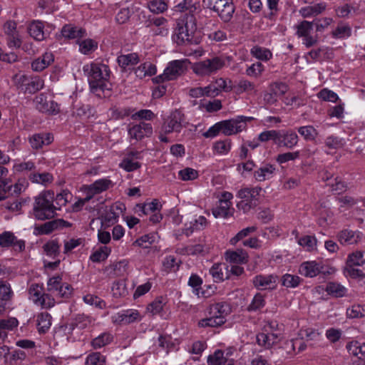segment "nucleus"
I'll return each instance as SVG.
<instances>
[{
    "mask_svg": "<svg viewBox=\"0 0 365 365\" xmlns=\"http://www.w3.org/2000/svg\"><path fill=\"white\" fill-rule=\"evenodd\" d=\"M149 10L153 14H162L168 9V4L163 0H152L148 2Z\"/></svg>",
    "mask_w": 365,
    "mask_h": 365,
    "instance_id": "obj_47",
    "label": "nucleus"
},
{
    "mask_svg": "<svg viewBox=\"0 0 365 365\" xmlns=\"http://www.w3.org/2000/svg\"><path fill=\"white\" fill-rule=\"evenodd\" d=\"M248 258L247 253L242 250H228L225 252V259L230 263L246 264L248 262Z\"/></svg>",
    "mask_w": 365,
    "mask_h": 365,
    "instance_id": "obj_22",
    "label": "nucleus"
},
{
    "mask_svg": "<svg viewBox=\"0 0 365 365\" xmlns=\"http://www.w3.org/2000/svg\"><path fill=\"white\" fill-rule=\"evenodd\" d=\"M54 194L51 191H44L35 197L33 206V215L38 220L53 218L56 215L57 207L53 205Z\"/></svg>",
    "mask_w": 365,
    "mask_h": 365,
    "instance_id": "obj_3",
    "label": "nucleus"
},
{
    "mask_svg": "<svg viewBox=\"0 0 365 365\" xmlns=\"http://www.w3.org/2000/svg\"><path fill=\"white\" fill-rule=\"evenodd\" d=\"M337 238L341 245H354L361 241V233L359 231L343 230L338 233Z\"/></svg>",
    "mask_w": 365,
    "mask_h": 365,
    "instance_id": "obj_18",
    "label": "nucleus"
},
{
    "mask_svg": "<svg viewBox=\"0 0 365 365\" xmlns=\"http://www.w3.org/2000/svg\"><path fill=\"white\" fill-rule=\"evenodd\" d=\"M106 356L100 352L89 354L86 359V365H106Z\"/></svg>",
    "mask_w": 365,
    "mask_h": 365,
    "instance_id": "obj_49",
    "label": "nucleus"
},
{
    "mask_svg": "<svg viewBox=\"0 0 365 365\" xmlns=\"http://www.w3.org/2000/svg\"><path fill=\"white\" fill-rule=\"evenodd\" d=\"M325 9V6L322 4H315L313 6H306L300 11L304 17L310 16H317L321 14Z\"/></svg>",
    "mask_w": 365,
    "mask_h": 365,
    "instance_id": "obj_54",
    "label": "nucleus"
},
{
    "mask_svg": "<svg viewBox=\"0 0 365 365\" xmlns=\"http://www.w3.org/2000/svg\"><path fill=\"white\" fill-rule=\"evenodd\" d=\"M43 81L39 77L29 78L25 93H34L43 87Z\"/></svg>",
    "mask_w": 365,
    "mask_h": 365,
    "instance_id": "obj_44",
    "label": "nucleus"
},
{
    "mask_svg": "<svg viewBox=\"0 0 365 365\" xmlns=\"http://www.w3.org/2000/svg\"><path fill=\"white\" fill-rule=\"evenodd\" d=\"M325 291L333 297H341L345 295L346 289L337 282H330L327 284Z\"/></svg>",
    "mask_w": 365,
    "mask_h": 365,
    "instance_id": "obj_41",
    "label": "nucleus"
},
{
    "mask_svg": "<svg viewBox=\"0 0 365 365\" xmlns=\"http://www.w3.org/2000/svg\"><path fill=\"white\" fill-rule=\"evenodd\" d=\"M120 67L125 69L128 66L136 65L139 61V56L136 53L120 55L117 58Z\"/></svg>",
    "mask_w": 365,
    "mask_h": 365,
    "instance_id": "obj_27",
    "label": "nucleus"
},
{
    "mask_svg": "<svg viewBox=\"0 0 365 365\" xmlns=\"http://www.w3.org/2000/svg\"><path fill=\"white\" fill-rule=\"evenodd\" d=\"M31 182L46 186L53 182V175L49 173H31L29 175Z\"/></svg>",
    "mask_w": 365,
    "mask_h": 365,
    "instance_id": "obj_43",
    "label": "nucleus"
},
{
    "mask_svg": "<svg viewBox=\"0 0 365 365\" xmlns=\"http://www.w3.org/2000/svg\"><path fill=\"white\" fill-rule=\"evenodd\" d=\"M229 311L228 305L226 303L220 302L212 304L210 307V314L220 316L225 318V315L227 314Z\"/></svg>",
    "mask_w": 365,
    "mask_h": 365,
    "instance_id": "obj_53",
    "label": "nucleus"
},
{
    "mask_svg": "<svg viewBox=\"0 0 365 365\" xmlns=\"http://www.w3.org/2000/svg\"><path fill=\"white\" fill-rule=\"evenodd\" d=\"M210 317L201 319L198 322L200 327H217L222 325L225 322L224 317L220 316L210 314Z\"/></svg>",
    "mask_w": 365,
    "mask_h": 365,
    "instance_id": "obj_31",
    "label": "nucleus"
},
{
    "mask_svg": "<svg viewBox=\"0 0 365 365\" xmlns=\"http://www.w3.org/2000/svg\"><path fill=\"white\" fill-rule=\"evenodd\" d=\"M62 36L68 39H74L83 36L86 31L71 24L65 25L61 29Z\"/></svg>",
    "mask_w": 365,
    "mask_h": 365,
    "instance_id": "obj_26",
    "label": "nucleus"
},
{
    "mask_svg": "<svg viewBox=\"0 0 365 365\" xmlns=\"http://www.w3.org/2000/svg\"><path fill=\"white\" fill-rule=\"evenodd\" d=\"M269 91H272L274 95L277 98L280 96H283L288 91V86L282 82H274L269 86Z\"/></svg>",
    "mask_w": 365,
    "mask_h": 365,
    "instance_id": "obj_62",
    "label": "nucleus"
},
{
    "mask_svg": "<svg viewBox=\"0 0 365 365\" xmlns=\"http://www.w3.org/2000/svg\"><path fill=\"white\" fill-rule=\"evenodd\" d=\"M164 304L165 303L163 302V299L162 297H159L155 299L152 303H150L148 306L147 310L153 315H155L161 312V311L163 309Z\"/></svg>",
    "mask_w": 365,
    "mask_h": 365,
    "instance_id": "obj_64",
    "label": "nucleus"
},
{
    "mask_svg": "<svg viewBox=\"0 0 365 365\" xmlns=\"http://www.w3.org/2000/svg\"><path fill=\"white\" fill-rule=\"evenodd\" d=\"M83 69L88 74L91 91L101 98L109 97L111 95V84L108 81L110 73L108 66L92 63L84 66Z\"/></svg>",
    "mask_w": 365,
    "mask_h": 365,
    "instance_id": "obj_1",
    "label": "nucleus"
},
{
    "mask_svg": "<svg viewBox=\"0 0 365 365\" xmlns=\"http://www.w3.org/2000/svg\"><path fill=\"white\" fill-rule=\"evenodd\" d=\"M219 206L212 210V214L215 217H220L227 218L232 215L234 211V209L232 208V204L222 202L221 201H219Z\"/></svg>",
    "mask_w": 365,
    "mask_h": 365,
    "instance_id": "obj_33",
    "label": "nucleus"
},
{
    "mask_svg": "<svg viewBox=\"0 0 365 365\" xmlns=\"http://www.w3.org/2000/svg\"><path fill=\"white\" fill-rule=\"evenodd\" d=\"M232 89L236 94H241L244 92H256L255 83L245 79L240 80L237 85L233 86Z\"/></svg>",
    "mask_w": 365,
    "mask_h": 365,
    "instance_id": "obj_40",
    "label": "nucleus"
},
{
    "mask_svg": "<svg viewBox=\"0 0 365 365\" xmlns=\"http://www.w3.org/2000/svg\"><path fill=\"white\" fill-rule=\"evenodd\" d=\"M43 24L41 21L32 23L29 27V33L36 41H42L45 38Z\"/></svg>",
    "mask_w": 365,
    "mask_h": 365,
    "instance_id": "obj_36",
    "label": "nucleus"
},
{
    "mask_svg": "<svg viewBox=\"0 0 365 365\" xmlns=\"http://www.w3.org/2000/svg\"><path fill=\"white\" fill-rule=\"evenodd\" d=\"M258 139L261 142H267L270 140H273L276 144H280L281 142V130H266L261 133Z\"/></svg>",
    "mask_w": 365,
    "mask_h": 365,
    "instance_id": "obj_42",
    "label": "nucleus"
},
{
    "mask_svg": "<svg viewBox=\"0 0 365 365\" xmlns=\"http://www.w3.org/2000/svg\"><path fill=\"white\" fill-rule=\"evenodd\" d=\"M277 335L276 334H265L259 333L257 335V342L266 349L271 348L275 343H277Z\"/></svg>",
    "mask_w": 365,
    "mask_h": 365,
    "instance_id": "obj_30",
    "label": "nucleus"
},
{
    "mask_svg": "<svg viewBox=\"0 0 365 365\" xmlns=\"http://www.w3.org/2000/svg\"><path fill=\"white\" fill-rule=\"evenodd\" d=\"M112 186L113 182L110 180L103 178L95 181L88 187V189L90 193L92 195H96L107 190Z\"/></svg>",
    "mask_w": 365,
    "mask_h": 365,
    "instance_id": "obj_24",
    "label": "nucleus"
},
{
    "mask_svg": "<svg viewBox=\"0 0 365 365\" xmlns=\"http://www.w3.org/2000/svg\"><path fill=\"white\" fill-rule=\"evenodd\" d=\"M346 314L349 318H360L365 316V307L359 304H354L347 309Z\"/></svg>",
    "mask_w": 365,
    "mask_h": 365,
    "instance_id": "obj_60",
    "label": "nucleus"
},
{
    "mask_svg": "<svg viewBox=\"0 0 365 365\" xmlns=\"http://www.w3.org/2000/svg\"><path fill=\"white\" fill-rule=\"evenodd\" d=\"M184 121L185 115L180 110H175L171 113L163 129L166 133H170L173 131L180 132Z\"/></svg>",
    "mask_w": 365,
    "mask_h": 365,
    "instance_id": "obj_12",
    "label": "nucleus"
},
{
    "mask_svg": "<svg viewBox=\"0 0 365 365\" xmlns=\"http://www.w3.org/2000/svg\"><path fill=\"white\" fill-rule=\"evenodd\" d=\"M252 120V117L239 115L232 119L220 121L222 133L225 135L230 136L245 130L247 122Z\"/></svg>",
    "mask_w": 365,
    "mask_h": 365,
    "instance_id": "obj_8",
    "label": "nucleus"
},
{
    "mask_svg": "<svg viewBox=\"0 0 365 365\" xmlns=\"http://www.w3.org/2000/svg\"><path fill=\"white\" fill-rule=\"evenodd\" d=\"M347 348L351 354L359 359L365 358V343L361 344L358 341H353L347 345Z\"/></svg>",
    "mask_w": 365,
    "mask_h": 365,
    "instance_id": "obj_48",
    "label": "nucleus"
},
{
    "mask_svg": "<svg viewBox=\"0 0 365 365\" xmlns=\"http://www.w3.org/2000/svg\"><path fill=\"white\" fill-rule=\"evenodd\" d=\"M225 65L223 58L213 56L194 63L192 70L198 76H209L222 68Z\"/></svg>",
    "mask_w": 365,
    "mask_h": 365,
    "instance_id": "obj_7",
    "label": "nucleus"
},
{
    "mask_svg": "<svg viewBox=\"0 0 365 365\" xmlns=\"http://www.w3.org/2000/svg\"><path fill=\"white\" fill-rule=\"evenodd\" d=\"M262 191L260 187H245L238 191L237 197L241 200L237 203V207L242 210L244 213L250 212L255 208L259 204V196Z\"/></svg>",
    "mask_w": 365,
    "mask_h": 365,
    "instance_id": "obj_4",
    "label": "nucleus"
},
{
    "mask_svg": "<svg viewBox=\"0 0 365 365\" xmlns=\"http://www.w3.org/2000/svg\"><path fill=\"white\" fill-rule=\"evenodd\" d=\"M208 224L207 219L204 216H199L198 217L191 220L188 223L185 224L183 232L187 236H189L195 231L204 230Z\"/></svg>",
    "mask_w": 365,
    "mask_h": 365,
    "instance_id": "obj_19",
    "label": "nucleus"
},
{
    "mask_svg": "<svg viewBox=\"0 0 365 365\" xmlns=\"http://www.w3.org/2000/svg\"><path fill=\"white\" fill-rule=\"evenodd\" d=\"M227 359L222 350H217L207 359L208 365H227Z\"/></svg>",
    "mask_w": 365,
    "mask_h": 365,
    "instance_id": "obj_50",
    "label": "nucleus"
},
{
    "mask_svg": "<svg viewBox=\"0 0 365 365\" xmlns=\"http://www.w3.org/2000/svg\"><path fill=\"white\" fill-rule=\"evenodd\" d=\"M98 43L91 38L85 39L79 43V50L83 54H88L95 51Z\"/></svg>",
    "mask_w": 365,
    "mask_h": 365,
    "instance_id": "obj_52",
    "label": "nucleus"
},
{
    "mask_svg": "<svg viewBox=\"0 0 365 365\" xmlns=\"http://www.w3.org/2000/svg\"><path fill=\"white\" fill-rule=\"evenodd\" d=\"M222 267V264H214L210 269V274L215 282H222L225 279Z\"/></svg>",
    "mask_w": 365,
    "mask_h": 365,
    "instance_id": "obj_56",
    "label": "nucleus"
},
{
    "mask_svg": "<svg viewBox=\"0 0 365 365\" xmlns=\"http://www.w3.org/2000/svg\"><path fill=\"white\" fill-rule=\"evenodd\" d=\"M153 133L151 124L145 122H140L130 127L128 130L130 137L136 140H140L144 137L150 136Z\"/></svg>",
    "mask_w": 365,
    "mask_h": 365,
    "instance_id": "obj_16",
    "label": "nucleus"
},
{
    "mask_svg": "<svg viewBox=\"0 0 365 365\" xmlns=\"http://www.w3.org/2000/svg\"><path fill=\"white\" fill-rule=\"evenodd\" d=\"M140 158V152L130 150L126 153L119 166L127 172H133L141 167V164L137 161Z\"/></svg>",
    "mask_w": 365,
    "mask_h": 365,
    "instance_id": "obj_14",
    "label": "nucleus"
},
{
    "mask_svg": "<svg viewBox=\"0 0 365 365\" xmlns=\"http://www.w3.org/2000/svg\"><path fill=\"white\" fill-rule=\"evenodd\" d=\"M265 305V301L264 299V296L257 293L254 297L251 304L248 306L247 310L249 312L257 311L262 308Z\"/></svg>",
    "mask_w": 365,
    "mask_h": 365,
    "instance_id": "obj_57",
    "label": "nucleus"
},
{
    "mask_svg": "<svg viewBox=\"0 0 365 365\" xmlns=\"http://www.w3.org/2000/svg\"><path fill=\"white\" fill-rule=\"evenodd\" d=\"M324 265L316 261H308L303 262L299 269V272L302 275L307 277H316L319 273H325Z\"/></svg>",
    "mask_w": 365,
    "mask_h": 365,
    "instance_id": "obj_15",
    "label": "nucleus"
},
{
    "mask_svg": "<svg viewBox=\"0 0 365 365\" xmlns=\"http://www.w3.org/2000/svg\"><path fill=\"white\" fill-rule=\"evenodd\" d=\"M68 223L63 220H52L44 223L38 227V230L41 234H49L52 231L56 230L59 227L67 226Z\"/></svg>",
    "mask_w": 365,
    "mask_h": 365,
    "instance_id": "obj_32",
    "label": "nucleus"
},
{
    "mask_svg": "<svg viewBox=\"0 0 365 365\" xmlns=\"http://www.w3.org/2000/svg\"><path fill=\"white\" fill-rule=\"evenodd\" d=\"M297 130L306 140H314L318 135V132L312 125L299 127Z\"/></svg>",
    "mask_w": 365,
    "mask_h": 365,
    "instance_id": "obj_51",
    "label": "nucleus"
},
{
    "mask_svg": "<svg viewBox=\"0 0 365 365\" xmlns=\"http://www.w3.org/2000/svg\"><path fill=\"white\" fill-rule=\"evenodd\" d=\"M277 280L278 277L274 274H258L253 278L252 284L257 289H273L277 287Z\"/></svg>",
    "mask_w": 365,
    "mask_h": 365,
    "instance_id": "obj_13",
    "label": "nucleus"
},
{
    "mask_svg": "<svg viewBox=\"0 0 365 365\" xmlns=\"http://www.w3.org/2000/svg\"><path fill=\"white\" fill-rule=\"evenodd\" d=\"M36 108L41 113L55 115L59 113L60 108L57 103L41 93L35 98Z\"/></svg>",
    "mask_w": 365,
    "mask_h": 365,
    "instance_id": "obj_10",
    "label": "nucleus"
},
{
    "mask_svg": "<svg viewBox=\"0 0 365 365\" xmlns=\"http://www.w3.org/2000/svg\"><path fill=\"white\" fill-rule=\"evenodd\" d=\"M354 267L353 265H346L344 267L345 274L352 279H363L365 277V274L362 270Z\"/></svg>",
    "mask_w": 365,
    "mask_h": 365,
    "instance_id": "obj_59",
    "label": "nucleus"
},
{
    "mask_svg": "<svg viewBox=\"0 0 365 365\" xmlns=\"http://www.w3.org/2000/svg\"><path fill=\"white\" fill-rule=\"evenodd\" d=\"M113 339V336L110 333L105 332L94 338L91 341V346L94 349H101L110 343Z\"/></svg>",
    "mask_w": 365,
    "mask_h": 365,
    "instance_id": "obj_37",
    "label": "nucleus"
},
{
    "mask_svg": "<svg viewBox=\"0 0 365 365\" xmlns=\"http://www.w3.org/2000/svg\"><path fill=\"white\" fill-rule=\"evenodd\" d=\"M61 284V277L60 275L54 276L48 279L47 282V290L56 294Z\"/></svg>",
    "mask_w": 365,
    "mask_h": 365,
    "instance_id": "obj_63",
    "label": "nucleus"
},
{
    "mask_svg": "<svg viewBox=\"0 0 365 365\" xmlns=\"http://www.w3.org/2000/svg\"><path fill=\"white\" fill-rule=\"evenodd\" d=\"M275 171L274 165L269 163L264 164L255 171L254 177L259 182L264 181L272 178Z\"/></svg>",
    "mask_w": 365,
    "mask_h": 365,
    "instance_id": "obj_20",
    "label": "nucleus"
},
{
    "mask_svg": "<svg viewBox=\"0 0 365 365\" xmlns=\"http://www.w3.org/2000/svg\"><path fill=\"white\" fill-rule=\"evenodd\" d=\"M13 295L11 286L9 282L0 280V299L2 301H9Z\"/></svg>",
    "mask_w": 365,
    "mask_h": 365,
    "instance_id": "obj_55",
    "label": "nucleus"
},
{
    "mask_svg": "<svg viewBox=\"0 0 365 365\" xmlns=\"http://www.w3.org/2000/svg\"><path fill=\"white\" fill-rule=\"evenodd\" d=\"M298 135L293 130L281 131V142L282 145L288 148H292L298 143Z\"/></svg>",
    "mask_w": 365,
    "mask_h": 365,
    "instance_id": "obj_28",
    "label": "nucleus"
},
{
    "mask_svg": "<svg viewBox=\"0 0 365 365\" xmlns=\"http://www.w3.org/2000/svg\"><path fill=\"white\" fill-rule=\"evenodd\" d=\"M111 252L110 248L103 246L95 251L90 257V259L93 262H100L107 259Z\"/></svg>",
    "mask_w": 365,
    "mask_h": 365,
    "instance_id": "obj_46",
    "label": "nucleus"
},
{
    "mask_svg": "<svg viewBox=\"0 0 365 365\" xmlns=\"http://www.w3.org/2000/svg\"><path fill=\"white\" fill-rule=\"evenodd\" d=\"M37 328L41 334L46 333L51 325V316L47 312H41L37 315Z\"/></svg>",
    "mask_w": 365,
    "mask_h": 365,
    "instance_id": "obj_29",
    "label": "nucleus"
},
{
    "mask_svg": "<svg viewBox=\"0 0 365 365\" xmlns=\"http://www.w3.org/2000/svg\"><path fill=\"white\" fill-rule=\"evenodd\" d=\"M365 264V252L356 250L350 253L346 259V265L363 266Z\"/></svg>",
    "mask_w": 365,
    "mask_h": 365,
    "instance_id": "obj_35",
    "label": "nucleus"
},
{
    "mask_svg": "<svg viewBox=\"0 0 365 365\" xmlns=\"http://www.w3.org/2000/svg\"><path fill=\"white\" fill-rule=\"evenodd\" d=\"M314 24L308 21H302L295 26L296 34L302 38V43L307 48L315 46L319 41L318 35H311Z\"/></svg>",
    "mask_w": 365,
    "mask_h": 365,
    "instance_id": "obj_9",
    "label": "nucleus"
},
{
    "mask_svg": "<svg viewBox=\"0 0 365 365\" xmlns=\"http://www.w3.org/2000/svg\"><path fill=\"white\" fill-rule=\"evenodd\" d=\"M33 149L38 150L44 145H48L53 141V136L49 133H36L29 139Z\"/></svg>",
    "mask_w": 365,
    "mask_h": 365,
    "instance_id": "obj_17",
    "label": "nucleus"
},
{
    "mask_svg": "<svg viewBox=\"0 0 365 365\" xmlns=\"http://www.w3.org/2000/svg\"><path fill=\"white\" fill-rule=\"evenodd\" d=\"M232 146V141L230 139H226L224 140H218L216 141L213 144V150L220 155H226L227 154Z\"/></svg>",
    "mask_w": 365,
    "mask_h": 365,
    "instance_id": "obj_45",
    "label": "nucleus"
},
{
    "mask_svg": "<svg viewBox=\"0 0 365 365\" xmlns=\"http://www.w3.org/2000/svg\"><path fill=\"white\" fill-rule=\"evenodd\" d=\"M202 6L217 13L224 22L230 21L235 10L232 0H202Z\"/></svg>",
    "mask_w": 365,
    "mask_h": 365,
    "instance_id": "obj_5",
    "label": "nucleus"
},
{
    "mask_svg": "<svg viewBox=\"0 0 365 365\" xmlns=\"http://www.w3.org/2000/svg\"><path fill=\"white\" fill-rule=\"evenodd\" d=\"M118 319L121 323L128 324L135 322L140 321L141 316L138 310L128 309L119 314Z\"/></svg>",
    "mask_w": 365,
    "mask_h": 365,
    "instance_id": "obj_34",
    "label": "nucleus"
},
{
    "mask_svg": "<svg viewBox=\"0 0 365 365\" xmlns=\"http://www.w3.org/2000/svg\"><path fill=\"white\" fill-rule=\"evenodd\" d=\"M7 174V168L0 166V201L6 197L7 192L11 189V186L8 185L6 182Z\"/></svg>",
    "mask_w": 365,
    "mask_h": 365,
    "instance_id": "obj_38",
    "label": "nucleus"
},
{
    "mask_svg": "<svg viewBox=\"0 0 365 365\" xmlns=\"http://www.w3.org/2000/svg\"><path fill=\"white\" fill-rule=\"evenodd\" d=\"M163 269L170 272L172 271H176L179 267V263L176 261V258L174 256L166 257L163 262Z\"/></svg>",
    "mask_w": 365,
    "mask_h": 365,
    "instance_id": "obj_58",
    "label": "nucleus"
},
{
    "mask_svg": "<svg viewBox=\"0 0 365 365\" xmlns=\"http://www.w3.org/2000/svg\"><path fill=\"white\" fill-rule=\"evenodd\" d=\"M0 247L3 248L12 247L15 251L21 252L25 249V241L18 240L13 232L5 231L0 234Z\"/></svg>",
    "mask_w": 365,
    "mask_h": 365,
    "instance_id": "obj_11",
    "label": "nucleus"
},
{
    "mask_svg": "<svg viewBox=\"0 0 365 365\" xmlns=\"http://www.w3.org/2000/svg\"><path fill=\"white\" fill-rule=\"evenodd\" d=\"M54 60L53 55L51 52H46L41 56L34 60L31 63V68L35 71H42L47 68Z\"/></svg>",
    "mask_w": 365,
    "mask_h": 365,
    "instance_id": "obj_21",
    "label": "nucleus"
},
{
    "mask_svg": "<svg viewBox=\"0 0 365 365\" xmlns=\"http://www.w3.org/2000/svg\"><path fill=\"white\" fill-rule=\"evenodd\" d=\"M202 29L201 22L197 24L196 17L192 14H185L178 19L173 40L177 44H192L197 42L193 39V35L197 29Z\"/></svg>",
    "mask_w": 365,
    "mask_h": 365,
    "instance_id": "obj_2",
    "label": "nucleus"
},
{
    "mask_svg": "<svg viewBox=\"0 0 365 365\" xmlns=\"http://www.w3.org/2000/svg\"><path fill=\"white\" fill-rule=\"evenodd\" d=\"M162 205L158 200H153L151 202L145 204H138L135 207L136 212H141L143 215H148L152 213L160 212Z\"/></svg>",
    "mask_w": 365,
    "mask_h": 365,
    "instance_id": "obj_25",
    "label": "nucleus"
},
{
    "mask_svg": "<svg viewBox=\"0 0 365 365\" xmlns=\"http://www.w3.org/2000/svg\"><path fill=\"white\" fill-rule=\"evenodd\" d=\"M156 72L157 68L155 65L149 61H146L143 63H141L135 70V74L140 79H143L146 76H154L156 73Z\"/></svg>",
    "mask_w": 365,
    "mask_h": 365,
    "instance_id": "obj_23",
    "label": "nucleus"
},
{
    "mask_svg": "<svg viewBox=\"0 0 365 365\" xmlns=\"http://www.w3.org/2000/svg\"><path fill=\"white\" fill-rule=\"evenodd\" d=\"M301 282V278L296 275L286 274L282 277V285L287 287H296Z\"/></svg>",
    "mask_w": 365,
    "mask_h": 365,
    "instance_id": "obj_61",
    "label": "nucleus"
},
{
    "mask_svg": "<svg viewBox=\"0 0 365 365\" xmlns=\"http://www.w3.org/2000/svg\"><path fill=\"white\" fill-rule=\"evenodd\" d=\"M94 322L95 319L84 314H77L74 319V325L81 329L92 327Z\"/></svg>",
    "mask_w": 365,
    "mask_h": 365,
    "instance_id": "obj_39",
    "label": "nucleus"
},
{
    "mask_svg": "<svg viewBox=\"0 0 365 365\" xmlns=\"http://www.w3.org/2000/svg\"><path fill=\"white\" fill-rule=\"evenodd\" d=\"M189 63V60L186 58L172 61L168 63L163 73L155 77L153 81L156 83H160L175 80L187 71Z\"/></svg>",
    "mask_w": 365,
    "mask_h": 365,
    "instance_id": "obj_6",
    "label": "nucleus"
}]
</instances>
